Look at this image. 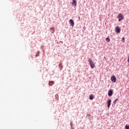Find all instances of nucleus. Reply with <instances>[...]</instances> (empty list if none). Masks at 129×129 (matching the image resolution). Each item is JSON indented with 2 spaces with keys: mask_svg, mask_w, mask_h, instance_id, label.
I'll return each instance as SVG.
<instances>
[{
  "mask_svg": "<svg viewBox=\"0 0 129 129\" xmlns=\"http://www.w3.org/2000/svg\"><path fill=\"white\" fill-rule=\"evenodd\" d=\"M93 98H94L93 95H92V94L90 95L89 96V99H90V100H92V99H93Z\"/></svg>",
  "mask_w": 129,
  "mask_h": 129,
  "instance_id": "11",
  "label": "nucleus"
},
{
  "mask_svg": "<svg viewBox=\"0 0 129 129\" xmlns=\"http://www.w3.org/2000/svg\"><path fill=\"white\" fill-rule=\"evenodd\" d=\"M117 100H118L117 99H116L113 102V103L114 104H115L116 103V102L117 101Z\"/></svg>",
  "mask_w": 129,
  "mask_h": 129,
  "instance_id": "13",
  "label": "nucleus"
},
{
  "mask_svg": "<svg viewBox=\"0 0 129 129\" xmlns=\"http://www.w3.org/2000/svg\"><path fill=\"white\" fill-rule=\"evenodd\" d=\"M117 18L118 19V22H120L122 20H123V16H122V14L119 13L118 15L117 16Z\"/></svg>",
  "mask_w": 129,
  "mask_h": 129,
  "instance_id": "2",
  "label": "nucleus"
},
{
  "mask_svg": "<svg viewBox=\"0 0 129 129\" xmlns=\"http://www.w3.org/2000/svg\"><path fill=\"white\" fill-rule=\"evenodd\" d=\"M111 103V100L109 99L107 101V107H108V108H109V107H110Z\"/></svg>",
  "mask_w": 129,
  "mask_h": 129,
  "instance_id": "5",
  "label": "nucleus"
},
{
  "mask_svg": "<svg viewBox=\"0 0 129 129\" xmlns=\"http://www.w3.org/2000/svg\"><path fill=\"white\" fill-rule=\"evenodd\" d=\"M54 83V81H49L48 84L49 86H52V85H53Z\"/></svg>",
  "mask_w": 129,
  "mask_h": 129,
  "instance_id": "10",
  "label": "nucleus"
},
{
  "mask_svg": "<svg viewBox=\"0 0 129 129\" xmlns=\"http://www.w3.org/2000/svg\"><path fill=\"white\" fill-rule=\"evenodd\" d=\"M106 41H107L108 43H109V42H110V39H109V38L107 37L106 38Z\"/></svg>",
  "mask_w": 129,
  "mask_h": 129,
  "instance_id": "12",
  "label": "nucleus"
},
{
  "mask_svg": "<svg viewBox=\"0 0 129 129\" xmlns=\"http://www.w3.org/2000/svg\"><path fill=\"white\" fill-rule=\"evenodd\" d=\"M125 129H129V126L127 125H126L125 126Z\"/></svg>",
  "mask_w": 129,
  "mask_h": 129,
  "instance_id": "14",
  "label": "nucleus"
},
{
  "mask_svg": "<svg viewBox=\"0 0 129 129\" xmlns=\"http://www.w3.org/2000/svg\"><path fill=\"white\" fill-rule=\"evenodd\" d=\"M115 32H116V33H120V28L118 26L115 27Z\"/></svg>",
  "mask_w": 129,
  "mask_h": 129,
  "instance_id": "4",
  "label": "nucleus"
},
{
  "mask_svg": "<svg viewBox=\"0 0 129 129\" xmlns=\"http://www.w3.org/2000/svg\"><path fill=\"white\" fill-rule=\"evenodd\" d=\"M88 62L90 65L91 68H92V69H93V68L95 67V63H94V62H93V61L92 60V59L90 58H89Z\"/></svg>",
  "mask_w": 129,
  "mask_h": 129,
  "instance_id": "1",
  "label": "nucleus"
},
{
  "mask_svg": "<svg viewBox=\"0 0 129 129\" xmlns=\"http://www.w3.org/2000/svg\"><path fill=\"white\" fill-rule=\"evenodd\" d=\"M50 32L52 34H54V32H55V28L54 27L50 28Z\"/></svg>",
  "mask_w": 129,
  "mask_h": 129,
  "instance_id": "9",
  "label": "nucleus"
},
{
  "mask_svg": "<svg viewBox=\"0 0 129 129\" xmlns=\"http://www.w3.org/2000/svg\"><path fill=\"white\" fill-rule=\"evenodd\" d=\"M87 116H88V117L90 116V114H88V115H87Z\"/></svg>",
  "mask_w": 129,
  "mask_h": 129,
  "instance_id": "18",
  "label": "nucleus"
},
{
  "mask_svg": "<svg viewBox=\"0 0 129 129\" xmlns=\"http://www.w3.org/2000/svg\"><path fill=\"white\" fill-rule=\"evenodd\" d=\"M108 95L109 96H111V95H112V90H109L108 92Z\"/></svg>",
  "mask_w": 129,
  "mask_h": 129,
  "instance_id": "8",
  "label": "nucleus"
},
{
  "mask_svg": "<svg viewBox=\"0 0 129 129\" xmlns=\"http://www.w3.org/2000/svg\"><path fill=\"white\" fill-rule=\"evenodd\" d=\"M39 51H38V52H37L36 53V55H35L36 57H38V56H39Z\"/></svg>",
  "mask_w": 129,
  "mask_h": 129,
  "instance_id": "16",
  "label": "nucleus"
},
{
  "mask_svg": "<svg viewBox=\"0 0 129 129\" xmlns=\"http://www.w3.org/2000/svg\"><path fill=\"white\" fill-rule=\"evenodd\" d=\"M59 66L60 67V69H62V68H63V67H62V63H59Z\"/></svg>",
  "mask_w": 129,
  "mask_h": 129,
  "instance_id": "15",
  "label": "nucleus"
},
{
  "mask_svg": "<svg viewBox=\"0 0 129 129\" xmlns=\"http://www.w3.org/2000/svg\"><path fill=\"white\" fill-rule=\"evenodd\" d=\"M122 43H124V37L122 38Z\"/></svg>",
  "mask_w": 129,
  "mask_h": 129,
  "instance_id": "17",
  "label": "nucleus"
},
{
  "mask_svg": "<svg viewBox=\"0 0 129 129\" xmlns=\"http://www.w3.org/2000/svg\"><path fill=\"white\" fill-rule=\"evenodd\" d=\"M70 24L71 26L74 27V22L72 19L70 20Z\"/></svg>",
  "mask_w": 129,
  "mask_h": 129,
  "instance_id": "6",
  "label": "nucleus"
},
{
  "mask_svg": "<svg viewBox=\"0 0 129 129\" xmlns=\"http://www.w3.org/2000/svg\"><path fill=\"white\" fill-rule=\"evenodd\" d=\"M72 5L76 7V6H77V1H76V0H73Z\"/></svg>",
  "mask_w": 129,
  "mask_h": 129,
  "instance_id": "7",
  "label": "nucleus"
},
{
  "mask_svg": "<svg viewBox=\"0 0 129 129\" xmlns=\"http://www.w3.org/2000/svg\"><path fill=\"white\" fill-rule=\"evenodd\" d=\"M111 80L112 82H113L114 83H115L116 82V78H115V76H113L111 78Z\"/></svg>",
  "mask_w": 129,
  "mask_h": 129,
  "instance_id": "3",
  "label": "nucleus"
}]
</instances>
